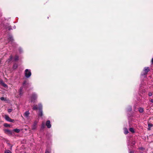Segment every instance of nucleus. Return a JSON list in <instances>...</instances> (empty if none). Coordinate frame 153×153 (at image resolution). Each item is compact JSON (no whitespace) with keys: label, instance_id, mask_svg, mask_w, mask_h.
<instances>
[{"label":"nucleus","instance_id":"1","mask_svg":"<svg viewBox=\"0 0 153 153\" xmlns=\"http://www.w3.org/2000/svg\"><path fill=\"white\" fill-rule=\"evenodd\" d=\"M150 71L149 68V67H145L144 68L143 71L141 73V75L143 76L146 75Z\"/></svg>","mask_w":153,"mask_h":153},{"label":"nucleus","instance_id":"2","mask_svg":"<svg viewBox=\"0 0 153 153\" xmlns=\"http://www.w3.org/2000/svg\"><path fill=\"white\" fill-rule=\"evenodd\" d=\"M25 76L27 78H28L31 76V73L30 70L26 69L25 71Z\"/></svg>","mask_w":153,"mask_h":153},{"label":"nucleus","instance_id":"3","mask_svg":"<svg viewBox=\"0 0 153 153\" xmlns=\"http://www.w3.org/2000/svg\"><path fill=\"white\" fill-rule=\"evenodd\" d=\"M39 116L42 117L43 116V111H42V105L41 104H39Z\"/></svg>","mask_w":153,"mask_h":153},{"label":"nucleus","instance_id":"4","mask_svg":"<svg viewBox=\"0 0 153 153\" xmlns=\"http://www.w3.org/2000/svg\"><path fill=\"white\" fill-rule=\"evenodd\" d=\"M37 98V96L36 94L33 93L30 97L31 102H34Z\"/></svg>","mask_w":153,"mask_h":153},{"label":"nucleus","instance_id":"5","mask_svg":"<svg viewBox=\"0 0 153 153\" xmlns=\"http://www.w3.org/2000/svg\"><path fill=\"white\" fill-rule=\"evenodd\" d=\"M5 119L7 121L13 123L14 122V120L10 118L8 115H5Z\"/></svg>","mask_w":153,"mask_h":153},{"label":"nucleus","instance_id":"6","mask_svg":"<svg viewBox=\"0 0 153 153\" xmlns=\"http://www.w3.org/2000/svg\"><path fill=\"white\" fill-rule=\"evenodd\" d=\"M4 133L10 135H11L13 134V132L8 129H4Z\"/></svg>","mask_w":153,"mask_h":153},{"label":"nucleus","instance_id":"7","mask_svg":"<svg viewBox=\"0 0 153 153\" xmlns=\"http://www.w3.org/2000/svg\"><path fill=\"white\" fill-rule=\"evenodd\" d=\"M37 122L36 121H35L33 125L32 126L31 128L32 130H35L37 128Z\"/></svg>","mask_w":153,"mask_h":153},{"label":"nucleus","instance_id":"8","mask_svg":"<svg viewBox=\"0 0 153 153\" xmlns=\"http://www.w3.org/2000/svg\"><path fill=\"white\" fill-rule=\"evenodd\" d=\"M46 125L48 128H50L51 127V125L50 120L47 121L46 123Z\"/></svg>","mask_w":153,"mask_h":153},{"label":"nucleus","instance_id":"9","mask_svg":"<svg viewBox=\"0 0 153 153\" xmlns=\"http://www.w3.org/2000/svg\"><path fill=\"white\" fill-rule=\"evenodd\" d=\"M8 39L10 41L12 42H13L14 41V39L13 37L11 35L9 36L8 38Z\"/></svg>","mask_w":153,"mask_h":153},{"label":"nucleus","instance_id":"10","mask_svg":"<svg viewBox=\"0 0 153 153\" xmlns=\"http://www.w3.org/2000/svg\"><path fill=\"white\" fill-rule=\"evenodd\" d=\"M32 109L33 110H37L38 109H39V105H34Z\"/></svg>","mask_w":153,"mask_h":153},{"label":"nucleus","instance_id":"11","mask_svg":"<svg viewBox=\"0 0 153 153\" xmlns=\"http://www.w3.org/2000/svg\"><path fill=\"white\" fill-rule=\"evenodd\" d=\"M23 88L22 87H21L19 91V94L21 95H22L23 93V92L22 91Z\"/></svg>","mask_w":153,"mask_h":153},{"label":"nucleus","instance_id":"12","mask_svg":"<svg viewBox=\"0 0 153 153\" xmlns=\"http://www.w3.org/2000/svg\"><path fill=\"white\" fill-rule=\"evenodd\" d=\"M30 113L28 111H26L24 113V116L26 117H27L29 116Z\"/></svg>","mask_w":153,"mask_h":153},{"label":"nucleus","instance_id":"13","mask_svg":"<svg viewBox=\"0 0 153 153\" xmlns=\"http://www.w3.org/2000/svg\"><path fill=\"white\" fill-rule=\"evenodd\" d=\"M1 84L2 86L4 87L7 88V85L5 84L2 81L1 82Z\"/></svg>","mask_w":153,"mask_h":153},{"label":"nucleus","instance_id":"14","mask_svg":"<svg viewBox=\"0 0 153 153\" xmlns=\"http://www.w3.org/2000/svg\"><path fill=\"white\" fill-rule=\"evenodd\" d=\"M153 126V124H152L150 123H148V129L149 130H150L151 129V128Z\"/></svg>","mask_w":153,"mask_h":153},{"label":"nucleus","instance_id":"15","mask_svg":"<svg viewBox=\"0 0 153 153\" xmlns=\"http://www.w3.org/2000/svg\"><path fill=\"white\" fill-rule=\"evenodd\" d=\"M51 149L49 148H47L45 151V153H50Z\"/></svg>","mask_w":153,"mask_h":153},{"label":"nucleus","instance_id":"16","mask_svg":"<svg viewBox=\"0 0 153 153\" xmlns=\"http://www.w3.org/2000/svg\"><path fill=\"white\" fill-rule=\"evenodd\" d=\"M4 126L5 127H10V125L7 123H4Z\"/></svg>","mask_w":153,"mask_h":153},{"label":"nucleus","instance_id":"17","mask_svg":"<svg viewBox=\"0 0 153 153\" xmlns=\"http://www.w3.org/2000/svg\"><path fill=\"white\" fill-rule=\"evenodd\" d=\"M13 131L17 133H19L20 131V130L19 129L16 128L13 129Z\"/></svg>","mask_w":153,"mask_h":153},{"label":"nucleus","instance_id":"18","mask_svg":"<svg viewBox=\"0 0 153 153\" xmlns=\"http://www.w3.org/2000/svg\"><path fill=\"white\" fill-rule=\"evenodd\" d=\"M18 67V65L17 64L15 63L14 64L13 66V68L14 69H16Z\"/></svg>","mask_w":153,"mask_h":153},{"label":"nucleus","instance_id":"19","mask_svg":"<svg viewBox=\"0 0 153 153\" xmlns=\"http://www.w3.org/2000/svg\"><path fill=\"white\" fill-rule=\"evenodd\" d=\"M19 56L17 55H16L15 57L14 58V60L15 61H16L19 60Z\"/></svg>","mask_w":153,"mask_h":153},{"label":"nucleus","instance_id":"20","mask_svg":"<svg viewBox=\"0 0 153 153\" xmlns=\"http://www.w3.org/2000/svg\"><path fill=\"white\" fill-rule=\"evenodd\" d=\"M139 111L140 113H142L143 111V109L142 108H140L139 109Z\"/></svg>","mask_w":153,"mask_h":153},{"label":"nucleus","instance_id":"21","mask_svg":"<svg viewBox=\"0 0 153 153\" xmlns=\"http://www.w3.org/2000/svg\"><path fill=\"white\" fill-rule=\"evenodd\" d=\"M45 127V123H42L41 125V128L43 129Z\"/></svg>","mask_w":153,"mask_h":153},{"label":"nucleus","instance_id":"22","mask_svg":"<svg viewBox=\"0 0 153 153\" xmlns=\"http://www.w3.org/2000/svg\"><path fill=\"white\" fill-rule=\"evenodd\" d=\"M13 59V56L11 55L10 56L9 58L8 59V62H10Z\"/></svg>","mask_w":153,"mask_h":153},{"label":"nucleus","instance_id":"23","mask_svg":"<svg viewBox=\"0 0 153 153\" xmlns=\"http://www.w3.org/2000/svg\"><path fill=\"white\" fill-rule=\"evenodd\" d=\"M129 130L132 133H134V128H129Z\"/></svg>","mask_w":153,"mask_h":153},{"label":"nucleus","instance_id":"24","mask_svg":"<svg viewBox=\"0 0 153 153\" xmlns=\"http://www.w3.org/2000/svg\"><path fill=\"white\" fill-rule=\"evenodd\" d=\"M27 84H28V83H27V82L26 80L24 81L23 83V85L25 86Z\"/></svg>","mask_w":153,"mask_h":153},{"label":"nucleus","instance_id":"25","mask_svg":"<svg viewBox=\"0 0 153 153\" xmlns=\"http://www.w3.org/2000/svg\"><path fill=\"white\" fill-rule=\"evenodd\" d=\"M128 133V131L127 129L125 130L124 134H127Z\"/></svg>","mask_w":153,"mask_h":153},{"label":"nucleus","instance_id":"26","mask_svg":"<svg viewBox=\"0 0 153 153\" xmlns=\"http://www.w3.org/2000/svg\"><path fill=\"white\" fill-rule=\"evenodd\" d=\"M4 153H12L9 150H6L5 152Z\"/></svg>","mask_w":153,"mask_h":153},{"label":"nucleus","instance_id":"27","mask_svg":"<svg viewBox=\"0 0 153 153\" xmlns=\"http://www.w3.org/2000/svg\"><path fill=\"white\" fill-rule=\"evenodd\" d=\"M7 28L9 30H10L12 29L11 27L10 26H8V27H7Z\"/></svg>","mask_w":153,"mask_h":153},{"label":"nucleus","instance_id":"28","mask_svg":"<svg viewBox=\"0 0 153 153\" xmlns=\"http://www.w3.org/2000/svg\"><path fill=\"white\" fill-rule=\"evenodd\" d=\"M7 111L9 113H10L11 112L12 109H9L7 110Z\"/></svg>","mask_w":153,"mask_h":153},{"label":"nucleus","instance_id":"29","mask_svg":"<svg viewBox=\"0 0 153 153\" xmlns=\"http://www.w3.org/2000/svg\"><path fill=\"white\" fill-rule=\"evenodd\" d=\"M0 99L1 100H4V97H1L0 98Z\"/></svg>","mask_w":153,"mask_h":153},{"label":"nucleus","instance_id":"30","mask_svg":"<svg viewBox=\"0 0 153 153\" xmlns=\"http://www.w3.org/2000/svg\"><path fill=\"white\" fill-rule=\"evenodd\" d=\"M152 95V94L151 92H149V96H151Z\"/></svg>","mask_w":153,"mask_h":153},{"label":"nucleus","instance_id":"31","mask_svg":"<svg viewBox=\"0 0 153 153\" xmlns=\"http://www.w3.org/2000/svg\"><path fill=\"white\" fill-rule=\"evenodd\" d=\"M129 153H134V152L133 151H130L129 152Z\"/></svg>","mask_w":153,"mask_h":153},{"label":"nucleus","instance_id":"32","mask_svg":"<svg viewBox=\"0 0 153 153\" xmlns=\"http://www.w3.org/2000/svg\"><path fill=\"white\" fill-rule=\"evenodd\" d=\"M152 64H153V58H152L151 60Z\"/></svg>","mask_w":153,"mask_h":153},{"label":"nucleus","instance_id":"33","mask_svg":"<svg viewBox=\"0 0 153 153\" xmlns=\"http://www.w3.org/2000/svg\"><path fill=\"white\" fill-rule=\"evenodd\" d=\"M150 102H152V103H153V99H151V100H150Z\"/></svg>","mask_w":153,"mask_h":153}]
</instances>
